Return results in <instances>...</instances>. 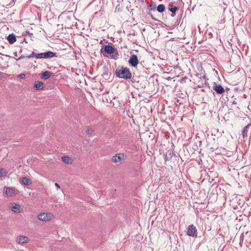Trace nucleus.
Wrapping results in <instances>:
<instances>
[{"mask_svg":"<svg viewBox=\"0 0 251 251\" xmlns=\"http://www.w3.org/2000/svg\"><path fill=\"white\" fill-rule=\"evenodd\" d=\"M116 74L120 78L128 79L131 77L132 75L129 69L122 67L120 69L117 70Z\"/></svg>","mask_w":251,"mask_h":251,"instance_id":"obj_1","label":"nucleus"},{"mask_svg":"<svg viewBox=\"0 0 251 251\" xmlns=\"http://www.w3.org/2000/svg\"><path fill=\"white\" fill-rule=\"evenodd\" d=\"M54 218V215L50 212H42L37 215V219L43 222H48Z\"/></svg>","mask_w":251,"mask_h":251,"instance_id":"obj_2","label":"nucleus"},{"mask_svg":"<svg viewBox=\"0 0 251 251\" xmlns=\"http://www.w3.org/2000/svg\"><path fill=\"white\" fill-rule=\"evenodd\" d=\"M8 208L9 210L16 214H19L22 211L21 206L15 202H10L8 204Z\"/></svg>","mask_w":251,"mask_h":251,"instance_id":"obj_3","label":"nucleus"},{"mask_svg":"<svg viewBox=\"0 0 251 251\" xmlns=\"http://www.w3.org/2000/svg\"><path fill=\"white\" fill-rule=\"evenodd\" d=\"M5 194L8 197H13L19 194V191L15 187H5Z\"/></svg>","mask_w":251,"mask_h":251,"instance_id":"obj_4","label":"nucleus"},{"mask_svg":"<svg viewBox=\"0 0 251 251\" xmlns=\"http://www.w3.org/2000/svg\"><path fill=\"white\" fill-rule=\"evenodd\" d=\"M55 56V53L52 51H47L46 52L40 53L35 54V57L37 59H48L53 57Z\"/></svg>","mask_w":251,"mask_h":251,"instance_id":"obj_5","label":"nucleus"},{"mask_svg":"<svg viewBox=\"0 0 251 251\" xmlns=\"http://www.w3.org/2000/svg\"><path fill=\"white\" fill-rule=\"evenodd\" d=\"M187 234L192 237L197 236V230L193 225H191L188 226Z\"/></svg>","mask_w":251,"mask_h":251,"instance_id":"obj_6","label":"nucleus"},{"mask_svg":"<svg viewBox=\"0 0 251 251\" xmlns=\"http://www.w3.org/2000/svg\"><path fill=\"white\" fill-rule=\"evenodd\" d=\"M125 155L123 153H117L112 158V161L115 163H122L124 160Z\"/></svg>","mask_w":251,"mask_h":251,"instance_id":"obj_7","label":"nucleus"},{"mask_svg":"<svg viewBox=\"0 0 251 251\" xmlns=\"http://www.w3.org/2000/svg\"><path fill=\"white\" fill-rule=\"evenodd\" d=\"M29 241V238L26 236H18L16 238V242L20 244L28 243Z\"/></svg>","mask_w":251,"mask_h":251,"instance_id":"obj_8","label":"nucleus"},{"mask_svg":"<svg viewBox=\"0 0 251 251\" xmlns=\"http://www.w3.org/2000/svg\"><path fill=\"white\" fill-rule=\"evenodd\" d=\"M138 60L136 55L132 54L128 60V63L133 67H136L138 64Z\"/></svg>","mask_w":251,"mask_h":251,"instance_id":"obj_9","label":"nucleus"},{"mask_svg":"<svg viewBox=\"0 0 251 251\" xmlns=\"http://www.w3.org/2000/svg\"><path fill=\"white\" fill-rule=\"evenodd\" d=\"M104 50L107 54H111L114 53L116 51V49L112 46L106 45L104 47Z\"/></svg>","mask_w":251,"mask_h":251,"instance_id":"obj_10","label":"nucleus"},{"mask_svg":"<svg viewBox=\"0 0 251 251\" xmlns=\"http://www.w3.org/2000/svg\"><path fill=\"white\" fill-rule=\"evenodd\" d=\"M34 88L36 90H42L44 88V84L41 81H36L35 82Z\"/></svg>","mask_w":251,"mask_h":251,"instance_id":"obj_11","label":"nucleus"},{"mask_svg":"<svg viewBox=\"0 0 251 251\" xmlns=\"http://www.w3.org/2000/svg\"><path fill=\"white\" fill-rule=\"evenodd\" d=\"M214 90L218 94H222L225 92V89L220 85L214 86Z\"/></svg>","mask_w":251,"mask_h":251,"instance_id":"obj_12","label":"nucleus"},{"mask_svg":"<svg viewBox=\"0 0 251 251\" xmlns=\"http://www.w3.org/2000/svg\"><path fill=\"white\" fill-rule=\"evenodd\" d=\"M62 161L67 164H71L73 162V159L68 156H64L62 157Z\"/></svg>","mask_w":251,"mask_h":251,"instance_id":"obj_13","label":"nucleus"},{"mask_svg":"<svg viewBox=\"0 0 251 251\" xmlns=\"http://www.w3.org/2000/svg\"><path fill=\"white\" fill-rule=\"evenodd\" d=\"M251 124H249L244 127L242 131V135L243 137H247L248 136V130Z\"/></svg>","mask_w":251,"mask_h":251,"instance_id":"obj_14","label":"nucleus"},{"mask_svg":"<svg viewBox=\"0 0 251 251\" xmlns=\"http://www.w3.org/2000/svg\"><path fill=\"white\" fill-rule=\"evenodd\" d=\"M7 40L10 44H13L16 41V36L13 34H10L7 37Z\"/></svg>","mask_w":251,"mask_h":251,"instance_id":"obj_15","label":"nucleus"},{"mask_svg":"<svg viewBox=\"0 0 251 251\" xmlns=\"http://www.w3.org/2000/svg\"><path fill=\"white\" fill-rule=\"evenodd\" d=\"M51 76V73L49 71H45L42 74V78L47 79Z\"/></svg>","mask_w":251,"mask_h":251,"instance_id":"obj_16","label":"nucleus"},{"mask_svg":"<svg viewBox=\"0 0 251 251\" xmlns=\"http://www.w3.org/2000/svg\"><path fill=\"white\" fill-rule=\"evenodd\" d=\"M8 172L3 168H0V177L6 176Z\"/></svg>","mask_w":251,"mask_h":251,"instance_id":"obj_17","label":"nucleus"},{"mask_svg":"<svg viewBox=\"0 0 251 251\" xmlns=\"http://www.w3.org/2000/svg\"><path fill=\"white\" fill-rule=\"evenodd\" d=\"M22 182L25 185H30L31 184L30 180L26 177L23 178Z\"/></svg>","mask_w":251,"mask_h":251,"instance_id":"obj_18","label":"nucleus"},{"mask_svg":"<svg viewBox=\"0 0 251 251\" xmlns=\"http://www.w3.org/2000/svg\"><path fill=\"white\" fill-rule=\"evenodd\" d=\"M165 9V7L163 4H159L157 7V10L159 12H163Z\"/></svg>","mask_w":251,"mask_h":251,"instance_id":"obj_19","label":"nucleus"},{"mask_svg":"<svg viewBox=\"0 0 251 251\" xmlns=\"http://www.w3.org/2000/svg\"><path fill=\"white\" fill-rule=\"evenodd\" d=\"M177 9V7H174V8H170V9H169V10H170V11H171L172 13H176V11Z\"/></svg>","mask_w":251,"mask_h":251,"instance_id":"obj_20","label":"nucleus"},{"mask_svg":"<svg viewBox=\"0 0 251 251\" xmlns=\"http://www.w3.org/2000/svg\"><path fill=\"white\" fill-rule=\"evenodd\" d=\"M93 132V130L91 128H89L86 130V133L88 134H91Z\"/></svg>","mask_w":251,"mask_h":251,"instance_id":"obj_21","label":"nucleus"},{"mask_svg":"<svg viewBox=\"0 0 251 251\" xmlns=\"http://www.w3.org/2000/svg\"><path fill=\"white\" fill-rule=\"evenodd\" d=\"M35 54H36L35 52H32V53L30 55L27 56V57L30 58H32V57H33L34 56L35 57Z\"/></svg>","mask_w":251,"mask_h":251,"instance_id":"obj_22","label":"nucleus"},{"mask_svg":"<svg viewBox=\"0 0 251 251\" xmlns=\"http://www.w3.org/2000/svg\"><path fill=\"white\" fill-rule=\"evenodd\" d=\"M25 74H21L20 75H18V77L21 79H23L25 77Z\"/></svg>","mask_w":251,"mask_h":251,"instance_id":"obj_23","label":"nucleus"},{"mask_svg":"<svg viewBox=\"0 0 251 251\" xmlns=\"http://www.w3.org/2000/svg\"><path fill=\"white\" fill-rule=\"evenodd\" d=\"M55 186L58 188V189H59L60 188V186L57 183H55Z\"/></svg>","mask_w":251,"mask_h":251,"instance_id":"obj_24","label":"nucleus"},{"mask_svg":"<svg viewBox=\"0 0 251 251\" xmlns=\"http://www.w3.org/2000/svg\"><path fill=\"white\" fill-rule=\"evenodd\" d=\"M118 53H116V56H114L113 57V58L114 59H116L118 58Z\"/></svg>","mask_w":251,"mask_h":251,"instance_id":"obj_25","label":"nucleus"},{"mask_svg":"<svg viewBox=\"0 0 251 251\" xmlns=\"http://www.w3.org/2000/svg\"><path fill=\"white\" fill-rule=\"evenodd\" d=\"M23 58L22 56H21L20 57H19V58L17 59V60H20L21 58Z\"/></svg>","mask_w":251,"mask_h":251,"instance_id":"obj_26","label":"nucleus"},{"mask_svg":"<svg viewBox=\"0 0 251 251\" xmlns=\"http://www.w3.org/2000/svg\"><path fill=\"white\" fill-rule=\"evenodd\" d=\"M15 55L16 56H17V55L16 53H15Z\"/></svg>","mask_w":251,"mask_h":251,"instance_id":"obj_27","label":"nucleus"}]
</instances>
